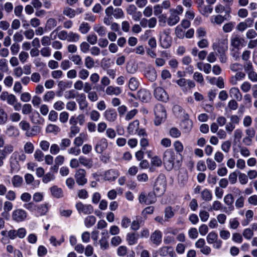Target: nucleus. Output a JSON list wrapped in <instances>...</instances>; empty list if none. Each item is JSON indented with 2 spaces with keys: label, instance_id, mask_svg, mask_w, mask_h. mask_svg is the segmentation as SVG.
<instances>
[{
  "label": "nucleus",
  "instance_id": "6",
  "mask_svg": "<svg viewBox=\"0 0 257 257\" xmlns=\"http://www.w3.org/2000/svg\"><path fill=\"white\" fill-rule=\"evenodd\" d=\"M86 175V172L83 169L80 168L76 171L74 177L76 182L78 185L83 186L87 183Z\"/></svg>",
  "mask_w": 257,
  "mask_h": 257
},
{
  "label": "nucleus",
  "instance_id": "46",
  "mask_svg": "<svg viewBox=\"0 0 257 257\" xmlns=\"http://www.w3.org/2000/svg\"><path fill=\"white\" fill-rule=\"evenodd\" d=\"M60 128L55 124H50L47 126L46 128V132L49 133H53L56 134L60 132Z\"/></svg>",
  "mask_w": 257,
  "mask_h": 257
},
{
  "label": "nucleus",
  "instance_id": "13",
  "mask_svg": "<svg viewBox=\"0 0 257 257\" xmlns=\"http://www.w3.org/2000/svg\"><path fill=\"white\" fill-rule=\"evenodd\" d=\"M27 217L26 212L22 209L14 210L12 214L13 219L17 222H21Z\"/></svg>",
  "mask_w": 257,
  "mask_h": 257
},
{
  "label": "nucleus",
  "instance_id": "4",
  "mask_svg": "<svg viewBox=\"0 0 257 257\" xmlns=\"http://www.w3.org/2000/svg\"><path fill=\"white\" fill-rule=\"evenodd\" d=\"M105 14L108 16H111L114 19H118L124 16L122 10L119 8H114L112 6H109L105 10Z\"/></svg>",
  "mask_w": 257,
  "mask_h": 257
},
{
  "label": "nucleus",
  "instance_id": "31",
  "mask_svg": "<svg viewBox=\"0 0 257 257\" xmlns=\"http://www.w3.org/2000/svg\"><path fill=\"white\" fill-rule=\"evenodd\" d=\"M79 162L80 164L88 169L91 168L93 166L92 160L87 159L83 156H81L79 158Z\"/></svg>",
  "mask_w": 257,
  "mask_h": 257
},
{
  "label": "nucleus",
  "instance_id": "12",
  "mask_svg": "<svg viewBox=\"0 0 257 257\" xmlns=\"http://www.w3.org/2000/svg\"><path fill=\"white\" fill-rule=\"evenodd\" d=\"M213 48L219 54L225 53V52L227 49V40H223L219 41L217 43L213 44Z\"/></svg>",
  "mask_w": 257,
  "mask_h": 257
},
{
  "label": "nucleus",
  "instance_id": "49",
  "mask_svg": "<svg viewBox=\"0 0 257 257\" xmlns=\"http://www.w3.org/2000/svg\"><path fill=\"white\" fill-rule=\"evenodd\" d=\"M34 156L35 160L38 162H42L44 160V153L40 150H36Z\"/></svg>",
  "mask_w": 257,
  "mask_h": 257
},
{
  "label": "nucleus",
  "instance_id": "28",
  "mask_svg": "<svg viewBox=\"0 0 257 257\" xmlns=\"http://www.w3.org/2000/svg\"><path fill=\"white\" fill-rule=\"evenodd\" d=\"M192 124V121L190 119H186L182 121L181 126L185 133H188L191 130Z\"/></svg>",
  "mask_w": 257,
  "mask_h": 257
},
{
  "label": "nucleus",
  "instance_id": "24",
  "mask_svg": "<svg viewBox=\"0 0 257 257\" xmlns=\"http://www.w3.org/2000/svg\"><path fill=\"white\" fill-rule=\"evenodd\" d=\"M13 186L15 188H20L23 184L24 181L23 178L19 175L14 176L11 179Z\"/></svg>",
  "mask_w": 257,
  "mask_h": 257
},
{
  "label": "nucleus",
  "instance_id": "5",
  "mask_svg": "<svg viewBox=\"0 0 257 257\" xmlns=\"http://www.w3.org/2000/svg\"><path fill=\"white\" fill-rule=\"evenodd\" d=\"M156 196H157L153 192H150L148 194L142 193L139 196V201L141 203L146 205L153 204L156 201Z\"/></svg>",
  "mask_w": 257,
  "mask_h": 257
},
{
  "label": "nucleus",
  "instance_id": "30",
  "mask_svg": "<svg viewBox=\"0 0 257 257\" xmlns=\"http://www.w3.org/2000/svg\"><path fill=\"white\" fill-rule=\"evenodd\" d=\"M245 76V73L242 72H237L234 76L231 77L230 80V83L232 85H236L237 82L244 78Z\"/></svg>",
  "mask_w": 257,
  "mask_h": 257
},
{
  "label": "nucleus",
  "instance_id": "56",
  "mask_svg": "<svg viewBox=\"0 0 257 257\" xmlns=\"http://www.w3.org/2000/svg\"><path fill=\"white\" fill-rule=\"evenodd\" d=\"M48 207L46 204H42L39 206L37 207V212L39 213L41 215H43L46 214V213L48 211Z\"/></svg>",
  "mask_w": 257,
  "mask_h": 257
},
{
  "label": "nucleus",
  "instance_id": "29",
  "mask_svg": "<svg viewBox=\"0 0 257 257\" xmlns=\"http://www.w3.org/2000/svg\"><path fill=\"white\" fill-rule=\"evenodd\" d=\"M41 132V128L38 126H33L25 133V135L28 137H33L37 135Z\"/></svg>",
  "mask_w": 257,
  "mask_h": 257
},
{
  "label": "nucleus",
  "instance_id": "60",
  "mask_svg": "<svg viewBox=\"0 0 257 257\" xmlns=\"http://www.w3.org/2000/svg\"><path fill=\"white\" fill-rule=\"evenodd\" d=\"M239 49L232 48L231 50V55L235 61L239 60L240 58Z\"/></svg>",
  "mask_w": 257,
  "mask_h": 257
},
{
  "label": "nucleus",
  "instance_id": "48",
  "mask_svg": "<svg viewBox=\"0 0 257 257\" xmlns=\"http://www.w3.org/2000/svg\"><path fill=\"white\" fill-rule=\"evenodd\" d=\"M234 27V23L231 22L225 24L222 27V29L224 32L227 33L231 32Z\"/></svg>",
  "mask_w": 257,
  "mask_h": 257
},
{
  "label": "nucleus",
  "instance_id": "44",
  "mask_svg": "<svg viewBox=\"0 0 257 257\" xmlns=\"http://www.w3.org/2000/svg\"><path fill=\"white\" fill-rule=\"evenodd\" d=\"M70 59L76 65L81 66L82 65V58L79 55H73Z\"/></svg>",
  "mask_w": 257,
  "mask_h": 257
},
{
  "label": "nucleus",
  "instance_id": "38",
  "mask_svg": "<svg viewBox=\"0 0 257 257\" xmlns=\"http://www.w3.org/2000/svg\"><path fill=\"white\" fill-rule=\"evenodd\" d=\"M198 10L202 15L206 16L208 14H210L212 12L213 8L210 5L204 6L203 5L201 7V8H200Z\"/></svg>",
  "mask_w": 257,
  "mask_h": 257
},
{
  "label": "nucleus",
  "instance_id": "45",
  "mask_svg": "<svg viewBox=\"0 0 257 257\" xmlns=\"http://www.w3.org/2000/svg\"><path fill=\"white\" fill-rule=\"evenodd\" d=\"M94 30L100 36H103L106 33V29L100 25H96L94 27Z\"/></svg>",
  "mask_w": 257,
  "mask_h": 257
},
{
  "label": "nucleus",
  "instance_id": "43",
  "mask_svg": "<svg viewBox=\"0 0 257 257\" xmlns=\"http://www.w3.org/2000/svg\"><path fill=\"white\" fill-rule=\"evenodd\" d=\"M225 20H226V18L221 15H218L214 16L211 22L212 23L216 25H221Z\"/></svg>",
  "mask_w": 257,
  "mask_h": 257
},
{
  "label": "nucleus",
  "instance_id": "55",
  "mask_svg": "<svg viewBox=\"0 0 257 257\" xmlns=\"http://www.w3.org/2000/svg\"><path fill=\"white\" fill-rule=\"evenodd\" d=\"M86 40L89 44L94 45L97 43V37L94 34H89L87 36Z\"/></svg>",
  "mask_w": 257,
  "mask_h": 257
},
{
  "label": "nucleus",
  "instance_id": "14",
  "mask_svg": "<svg viewBox=\"0 0 257 257\" xmlns=\"http://www.w3.org/2000/svg\"><path fill=\"white\" fill-rule=\"evenodd\" d=\"M169 12L170 16L167 19V23L169 26H172L179 22L180 18L175 9H170Z\"/></svg>",
  "mask_w": 257,
  "mask_h": 257
},
{
  "label": "nucleus",
  "instance_id": "1",
  "mask_svg": "<svg viewBox=\"0 0 257 257\" xmlns=\"http://www.w3.org/2000/svg\"><path fill=\"white\" fill-rule=\"evenodd\" d=\"M176 155L171 150H167L164 153L163 161L165 167L168 171L171 170L174 166Z\"/></svg>",
  "mask_w": 257,
  "mask_h": 257
},
{
  "label": "nucleus",
  "instance_id": "34",
  "mask_svg": "<svg viewBox=\"0 0 257 257\" xmlns=\"http://www.w3.org/2000/svg\"><path fill=\"white\" fill-rule=\"evenodd\" d=\"M14 150V147L12 145H6L3 150L1 151V155L4 156V158H6L8 154H9L13 152Z\"/></svg>",
  "mask_w": 257,
  "mask_h": 257
},
{
  "label": "nucleus",
  "instance_id": "15",
  "mask_svg": "<svg viewBox=\"0 0 257 257\" xmlns=\"http://www.w3.org/2000/svg\"><path fill=\"white\" fill-rule=\"evenodd\" d=\"M107 140L105 138H102L97 143L95 150L97 153L101 154L107 148Z\"/></svg>",
  "mask_w": 257,
  "mask_h": 257
},
{
  "label": "nucleus",
  "instance_id": "54",
  "mask_svg": "<svg viewBox=\"0 0 257 257\" xmlns=\"http://www.w3.org/2000/svg\"><path fill=\"white\" fill-rule=\"evenodd\" d=\"M89 74V71L85 69H81L78 72L79 77L82 80L86 79Z\"/></svg>",
  "mask_w": 257,
  "mask_h": 257
},
{
  "label": "nucleus",
  "instance_id": "10",
  "mask_svg": "<svg viewBox=\"0 0 257 257\" xmlns=\"http://www.w3.org/2000/svg\"><path fill=\"white\" fill-rule=\"evenodd\" d=\"M160 40L161 45L163 48L167 49L171 46V38L166 31L163 32L160 35Z\"/></svg>",
  "mask_w": 257,
  "mask_h": 257
},
{
  "label": "nucleus",
  "instance_id": "23",
  "mask_svg": "<svg viewBox=\"0 0 257 257\" xmlns=\"http://www.w3.org/2000/svg\"><path fill=\"white\" fill-rule=\"evenodd\" d=\"M229 95L231 97L235 99L237 101H241L242 94L237 87H232L229 90Z\"/></svg>",
  "mask_w": 257,
  "mask_h": 257
},
{
  "label": "nucleus",
  "instance_id": "2",
  "mask_svg": "<svg viewBox=\"0 0 257 257\" xmlns=\"http://www.w3.org/2000/svg\"><path fill=\"white\" fill-rule=\"evenodd\" d=\"M166 181L164 176H160L156 180L154 186V193L157 196H161L165 192Z\"/></svg>",
  "mask_w": 257,
  "mask_h": 257
},
{
  "label": "nucleus",
  "instance_id": "47",
  "mask_svg": "<svg viewBox=\"0 0 257 257\" xmlns=\"http://www.w3.org/2000/svg\"><path fill=\"white\" fill-rule=\"evenodd\" d=\"M24 151L27 154H32L34 150V147L33 144L30 142H27L24 147Z\"/></svg>",
  "mask_w": 257,
  "mask_h": 257
},
{
  "label": "nucleus",
  "instance_id": "17",
  "mask_svg": "<svg viewBox=\"0 0 257 257\" xmlns=\"http://www.w3.org/2000/svg\"><path fill=\"white\" fill-rule=\"evenodd\" d=\"M139 237L138 233L135 232L128 233L126 236V240L130 245H133L137 243Z\"/></svg>",
  "mask_w": 257,
  "mask_h": 257
},
{
  "label": "nucleus",
  "instance_id": "26",
  "mask_svg": "<svg viewBox=\"0 0 257 257\" xmlns=\"http://www.w3.org/2000/svg\"><path fill=\"white\" fill-rule=\"evenodd\" d=\"M233 201L234 198L232 194H228L225 196L224 198V202L227 205L229 206L228 210L230 211H231L234 209V207L232 205Z\"/></svg>",
  "mask_w": 257,
  "mask_h": 257
},
{
  "label": "nucleus",
  "instance_id": "36",
  "mask_svg": "<svg viewBox=\"0 0 257 257\" xmlns=\"http://www.w3.org/2000/svg\"><path fill=\"white\" fill-rule=\"evenodd\" d=\"M80 39V36L73 32H70L68 35L67 41L70 42H76Z\"/></svg>",
  "mask_w": 257,
  "mask_h": 257
},
{
  "label": "nucleus",
  "instance_id": "20",
  "mask_svg": "<svg viewBox=\"0 0 257 257\" xmlns=\"http://www.w3.org/2000/svg\"><path fill=\"white\" fill-rule=\"evenodd\" d=\"M139 128V121L138 120H135L131 122L127 126V132L130 135L136 134Z\"/></svg>",
  "mask_w": 257,
  "mask_h": 257
},
{
  "label": "nucleus",
  "instance_id": "22",
  "mask_svg": "<svg viewBox=\"0 0 257 257\" xmlns=\"http://www.w3.org/2000/svg\"><path fill=\"white\" fill-rule=\"evenodd\" d=\"M151 239L154 244L159 245L162 241V233L159 230H156L151 236Z\"/></svg>",
  "mask_w": 257,
  "mask_h": 257
},
{
  "label": "nucleus",
  "instance_id": "19",
  "mask_svg": "<svg viewBox=\"0 0 257 257\" xmlns=\"http://www.w3.org/2000/svg\"><path fill=\"white\" fill-rule=\"evenodd\" d=\"M119 174L117 171L113 169H110L105 172L104 179L106 180L112 181L117 178Z\"/></svg>",
  "mask_w": 257,
  "mask_h": 257
},
{
  "label": "nucleus",
  "instance_id": "63",
  "mask_svg": "<svg viewBox=\"0 0 257 257\" xmlns=\"http://www.w3.org/2000/svg\"><path fill=\"white\" fill-rule=\"evenodd\" d=\"M206 164L208 169L210 170H214L216 168V163L211 159L208 158L206 160Z\"/></svg>",
  "mask_w": 257,
  "mask_h": 257
},
{
  "label": "nucleus",
  "instance_id": "7",
  "mask_svg": "<svg viewBox=\"0 0 257 257\" xmlns=\"http://www.w3.org/2000/svg\"><path fill=\"white\" fill-rule=\"evenodd\" d=\"M154 96L158 100L167 102L169 100V96L166 91L161 87H157L154 91Z\"/></svg>",
  "mask_w": 257,
  "mask_h": 257
},
{
  "label": "nucleus",
  "instance_id": "50",
  "mask_svg": "<svg viewBox=\"0 0 257 257\" xmlns=\"http://www.w3.org/2000/svg\"><path fill=\"white\" fill-rule=\"evenodd\" d=\"M107 237L104 236H103L101 237V238L99 240V242L100 245V247L102 249H107L109 246V243L107 241Z\"/></svg>",
  "mask_w": 257,
  "mask_h": 257
},
{
  "label": "nucleus",
  "instance_id": "25",
  "mask_svg": "<svg viewBox=\"0 0 257 257\" xmlns=\"http://www.w3.org/2000/svg\"><path fill=\"white\" fill-rule=\"evenodd\" d=\"M51 195L55 198H59L63 196V191L61 188L57 186H54L50 188Z\"/></svg>",
  "mask_w": 257,
  "mask_h": 257
},
{
  "label": "nucleus",
  "instance_id": "35",
  "mask_svg": "<svg viewBox=\"0 0 257 257\" xmlns=\"http://www.w3.org/2000/svg\"><path fill=\"white\" fill-rule=\"evenodd\" d=\"M139 85L138 81L136 78L132 77L130 79L128 83V87L132 91L137 90Z\"/></svg>",
  "mask_w": 257,
  "mask_h": 257
},
{
  "label": "nucleus",
  "instance_id": "27",
  "mask_svg": "<svg viewBox=\"0 0 257 257\" xmlns=\"http://www.w3.org/2000/svg\"><path fill=\"white\" fill-rule=\"evenodd\" d=\"M145 75L146 77L151 82L155 81L157 77L156 71L154 68H150L147 70Z\"/></svg>",
  "mask_w": 257,
  "mask_h": 257
},
{
  "label": "nucleus",
  "instance_id": "39",
  "mask_svg": "<svg viewBox=\"0 0 257 257\" xmlns=\"http://www.w3.org/2000/svg\"><path fill=\"white\" fill-rule=\"evenodd\" d=\"M57 24L56 20L54 18L49 19L46 24V28L47 30H51L55 28Z\"/></svg>",
  "mask_w": 257,
  "mask_h": 257
},
{
  "label": "nucleus",
  "instance_id": "21",
  "mask_svg": "<svg viewBox=\"0 0 257 257\" xmlns=\"http://www.w3.org/2000/svg\"><path fill=\"white\" fill-rule=\"evenodd\" d=\"M138 97L143 102H147L151 98V94L146 89H141L138 91Z\"/></svg>",
  "mask_w": 257,
  "mask_h": 257
},
{
  "label": "nucleus",
  "instance_id": "32",
  "mask_svg": "<svg viewBox=\"0 0 257 257\" xmlns=\"http://www.w3.org/2000/svg\"><path fill=\"white\" fill-rule=\"evenodd\" d=\"M96 221V218L94 216L89 215L85 218L84 222L86 227H90L95 224Z\"/></svg>",
  "mask_w": 257,
  "mask_h": 257
},
{
  "label": "nucleus",
  "instance_id": "18",
  "mask_svg": "<svg viewBox=\"0 0 257 257\" xmlns=\"http://www.w3.org/2000/svg\"><path fill=\"white\" fill-rule=\"evenodd\" d=\"M122 92L121 89L118 86H109L105 90V93L108 95L118 96Z\"/></svg>",
  "mask_w": 257,
  "mask_h": 257
},
{
  "label": "nucleus",
  "instance_id": "3",
  "mask_svg": "<svg viewBox=\"0 0 257 257\" xmlns=\"http://www.w3.org/2000/svg\"><path fill=\"white\" fill-rule=\"evenodd\" d=\"M154 110L156 116L155 123L156 125H159L166 117V110L163 105L157 104L155 105Z\"/></svg>",
  "mask_w": 257,
  "mask_h": 257
},
{
  "label": "nucleus",
  "instance_id": "51",
  "mask_svg": "<svg viewBox=\"0 0 257 257\" xmlns=\"http://www.w3.org/2000/svg\"><path fill=\"white\" fill-rule=\"evenodd\" d=\"M238 181L241 185L246 184L248 181V178L244 173H239L238 174Z\"/></svg>",
  "mask_w": 257,
  "mask_h": 257
},
{
  "label": "nucleus",
  "instance_id": "64",
  "mask_svg": "<svg viewBox=\"0 0 257 257\" xmlns=\"http://www.w3.org/2000/svg\"><path fill=\"white\" fill-rule=\"evenodd\" d=\"M88 98L92 102L96 101L98 99V96L95 91H91L87 93Z\"/></svg>",
  "mask_w": 257,
  "mask_h": 257
},
{
  "label": "nucleus",
  "instance_id": "58",
  "mask_svg": "<svg viewBox=\"0 0 257 257\" xmlns=\"http://www.w3.org/2000/svg\"><path fill=\"white\" fill-rule=\"evenodd\" d=\"M187 173L186 171L180 172L178 174V180L181 183L184 184L187 181Z\"/></svg>",
  "mask_w": 257,
  "mask_h": 257
},
{
  "label": "nucleus",
  "instance_id": "41",
  "mask_svg": "<svg viewBox=\"0 0 257 257\" xmlns=\"http://www.w3.org/2000/svg\"><path fill=\"white\" fill-rule=\"evenodd\" d=\"M206 239L208 243L212 244L218 239V235L215 232H211L207 235Z\"/></svg>",
  "mask_w": 257,
  "mask_h": 257
},
{
  "label": "nucleus",
  "instance_id": "53",
  "mask_svg": "<svg viewBox=\"0 0 257 257\" xmlns=\"http://www.w3.org/2000/svg\"><path fill=\"white\" fill-rule=\"evenodd\" d=\"M242 136V132L240 129H236L233 134L234 141L239 142Z\"/></svg>",
  "mask_w": 257,
  "mask_h": 257
},
{
  "label": "nucleus",
  "instance_id": "40",
  "mask_svg": "<svg viewBox=\"0 0 257 257\" xmlns=\"http://www.w3.org/2000/svg\"><path fill=\"white\" fill-rule=\"evenodd\" d=\"M90 29V27L87 23L82 22L79 28V31L83 34L87 33Z\"/></svg>",
  "mask_w": 257,
  "mask_h": 257
},
{
  "label": "nucleus",
  "instance_id": "9",
  "mask_svg": "<svg viewBox=\"0 0 257 257\" xmlns=\"http://www.w3.org/2000/svg\"><path fill=\"white\" fill-rule=\"evenodd\" d=\"M76 208L79 213L85 215L90 214L93 212V207L90 204H83L79 202L76 204Z\"/></svg>",
  "mask_w": 257,
  "mask_h": 257
},
{
  "label": "nucleus",
  "instance_id": "62",
  "mask_svg": "<svg viewBox=\"0 0 257 257\" xmlns=\"http://www.w3.org/2000/svg\"><path fill=\"white\" fill-rule=\"evenodd\" d=\"M170 136L175 138H179L181 136V132L176 127H172L170 130Z\"/></svg>",
  "mask_w": 257,
  "mask_h": 257
},
{
  "label": "nucleus",
  "instance_id": "37",
  "mask_svg": "<svg viewBox=\"0 0 257 257\" xmlns=\"http://www.w3.org/2000/svg\"><path fill=\"white\" fill-rule=\"evenodd\" d=\"M201 197L203 200L209 201L212 199V195L211 193L208 189H204L201 192Z\"/></svg>",
  "mask_w": 257,
  "mask_h": 257
},
{
  "label": "nucleus",
  "instance_id": "57",
  "mask_svg": "<svg viewBox=\"0 0 257 257\" xmlns=\"http://www.w3.org/2000/svg\"><path fill=\"white\" fill-rule=\"evenodd\" d=\"M20 127L24 131L27 132L30 128V124L26 120H23L19 123Z\"/></svg>",
  "mask_w": 257,
  "mask_h": 257
},
{
  "label": "nucleus",
  "instance_id": "52",
  "mask_svg": "<svg viewBox=\"0 0 257 257\" xmlns=\"http://www.w3.org/2000/svg\"><path fill=\"white\" fill-rule=\"evenodd\" d=\"M8 119V115L4 109L0 108V124H4Z\"/></svg>",
  "mask_w": 257,
  "mask_h": 257
},
{
  "label": "nucleus",
  "instance_id": "42",
  "mask_svg": "<svg viewBox=\"0 0 257 257\" xmlns=\"http://www.w3.org/2000/svg\"><path fill=\"white\" fill-rule=\"evenodd\" d=\"M85 66L88 69H91L94 66V61L90 56H87L85 58Z\"/></svg>",
  "mask_w": 257,
  "mask_h": 257
},
{
  "label": "nucleus",
  "instance_id": "16",
  "mask_svg": "<svg viewBox=\"0 0 257 257\" xmlns=\"http://www.w3.org/2000/svg\"><path fill=\"white\" fill-rule=\"evenodd\" d=\"M104 115L106 120L109 122H113L117 117V113L113 109H107Z\"/></svg>",
  "mask_w": 257,
  "mask_h": 257
},
{
  "label": "nucleus",
  "instance_id": "59",
  "mask_svg": "<svg viewBox=\"0 0 257 257\" xmlns=\"http://www.w3.org/2000/svg\"><path fill=\"white\" fill-rule=\"evenodd\" d=\"M69 137L73 138L80 132V128L76 125H71L70 128Z\"/></svg>",
  "mask_w": 257,
  "mask_h": 257
},
{
  "label": "nucleus",
  "instance_id": "11",
  "mask_svg": "<svg viewBox=\"0 0 257 257\" xmlns=\"http://www.w3.org/2000/svg\"><path fill=\"white\" fill-rule=\"evenodd\" d=\"M244 39L240 35L232 36L230 40L231 46L234 48L240 49L244 45Z\"/></svg>",
  "mask_w": 257,
  "mask_h": 257
},
{
  "label": "nucleus",
  "instance_id": "61",
  "mask_svg": "<svg viewBox=\"0 0 257 257\" xmlns=\"http://www.w3.org/2000/svg\"><path fill=\"white\" fill-rule=\"evenodd\" d=\"M22 113L24 114H30L32 111V107L30 104L26 103L22 106Z\"/></svg>",
  "mask_w": 257,
  "mask_h": 257
},
{
  "label": "nucleus",
  "instance_id": "33",
  "mask_svg": "<svg viewBox=\"0 0 257 257\" xmlns=\"http://www.w3.org/2000/svg\"><path fill=\"white\" fill-rule=\"evenodd\" d=\"M62 13L64 16H66L70 19L73 18L76 16L75 10L68 7L64 8Z\"/></svg>",
  "mask_w": 257,
  "mask_h": 257
},
{
  "label": "nucleus",
  "instance_id": "8",
  "mask_svg": "<svg viewBox=\"0 0 257 257\" xmlns=\"http://www.w3.org/2000/svg\"><path fill=\"white\" fill-rule=\"evenodd\" d=\"M18 152H15L11 155L10 159L11 172H18L20 169V165L19 163Z\"/></svg>",
  "mask_w": 257,
  "mask_h": 257
}]
</instances>
